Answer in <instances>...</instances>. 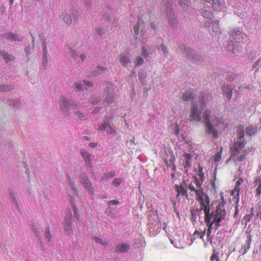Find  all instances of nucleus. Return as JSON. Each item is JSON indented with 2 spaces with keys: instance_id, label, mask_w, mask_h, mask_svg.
<instances>
[{
  "instance_id": "obj_1",
  "label": "nucleus",
  "mask_w": 261,
  "mask_h": 261,
  "mask_svg": "<svg viewBox=\"0 0 261 261\" xmlns=\"http://www.w3.org/2000/svg\"><path fill=\"white\" fill-rule=\"evenodd\" d=\"M188 189L191 192L195 193V199L198 202L200 208H197V211H203L204 213V218L208 219L209 211H210V199L209 196L205 193L201 184L196 177H194V181L189 184Z\"/></svg>"
},
{
  "instance_id": "obj_2",
  "label": "nucleus",
  "mask_w": 261,
  "mask_h": 261,
  "mask_svg": "<svg viewBox=\"0 0 261 261\" xmlns=\"http://www.w3.org/2000/svg\"><path fill=\"white\" fill-rule=\"evenodd\" d=\"M225 204V202L224 198H222L221 201L216 206L215 211H213L211 213L209 211L208 217L211 222L215 223L216 229L220 227V225L219 223L226 217V213L224 209Z\"/></svg>"
},
{
  "instance_id": "obj_3",
  "label": "nucleus",
  "mask_w": 261,
  "mask_h": 261,
  "mask_svg": "<svg viewBox=\"0 0 261 261\" xmlns=\"http://www.w3.org/2000/svg\"><path fill=\"white\" fill-rule=\"evenodd\" d=\"M211 111L210 110H205L203 113V118L204 121L206 132L208 134H212L214 138H218V133L217 130L214 128L213 125L211 122L210 117Z\"/></svg>"
},
{
  "instance_id": "obj_4",
  "label": "nucleus",
  "mask_w": 261,
  "mask_h": 261,
  "mask_svg": "<svg viewBox=\"0 0 261 261\" xmlns=\"http://www.w3.org/2000/svg\"><path fill=\"white\" fill-rule=\"evenodd\" d=\"M60 107L63 113L68 110L77 109L76 105L68 102L65 98L61 97L59 99Z\"/></svg>"
},
{
  "instance_id": "obj_5",
  "label": "nucleus",
  "mask_w": 261,
  "mask_h": 261,
  "mask_svg": "<svg viewBox=\"0 0 261 261\" xmlns=\"http://www.w3.org/2000/svg\"><path fill=\"white\" fill-rule=\"evenodd\" d=\"M246 141H240L235 142L233 146L230 147L231 156L233 157L238 155L241 150L246 145Z\"/></svg>"
},
{
  "instance_id": "obj_6",
  "label": "nucleus",
  "mask_w": 261,
  "mask_h": 261,
  "mask_svg": "<svg viewBox=\"0 0 261 261\" xmlns=\"http://www.w3.org/2000/svg\"><path fill=\"white\" fill-rule=\"evenodd\" d=\"M201 120V111L198 110V106L193 105L191 108L190 115V121H200Z\"/></svg>"
},
{
  "instance_id": "obj_7",
  "label": "nucleus",
  "mask_w": 261,
  "mask_h": 261,
  "mask_svg": "<svg viewBox=\"0 0 261 261\" xmlns=\"http://www.w3.org/2000/svg\"><path fill=\"white\" fill-rule=\"evenodd\" d=\"M80 180L82 184L85 187L90 194H93L94 189L87 176L84 175L80 176Z\"/></svg>"
},
{
  "instance_id": "obj_8",
  "label": "nucleus",
  "mask_w": 261,
  "mask_h": 261,
  "mask_svg": "<svg viewBox=\"0 0 261 261\" xmlns=\"http://www.w3.org/2000/svg\"><path fill=\"white\" fill-rule=\"evenodd\" d=\"M252 240V237L250 234H249L246 238L245 243L242 245L241 248L239 250V252L242 255L245 254L249 250L251 242Z\"/></svg>"
},
{
  "instance_id": "obj_9",
  "label": "nucleus",
  "mask_w": 261,
  "mask_h": 261,
  "mask_svg": "<svg viewBox=\"0 0 261 261\" xmlns=\"http://www.w3.org/2000/svg\"><path fill=\"white\" fill-rule=\"evenodd\" d=\"M194 172L195 175L193 177V178L194 179V177H196L201 185L204 178V174L203 172L202 167H201L200 165H198L197 168L194 169Z\"/></svg>"
},
{
  "instance_id": "obj_10",
  "label": "nucleus",
  "mask_w": 261,
  "mask_h": 261,
  "mask_svg": "<svg viewBox=\"0 0 261 261\" xmlns=\"http://www.w3.org/2000/svg\"><path fill=\"white\" fill-rule=\"evenodd\" d=\"M175 190L177 192L176 198L178 199V201H180V199L179 197L180 195L185 196L187 198L188 197L187 190L184 188L183 186H178L177 185H175L174 186Z\"/></svg>"
},
{
  "instance_id": "obj_11",
  "label": "nucleus",
  "mask_w": 261,
  "mask_h": 261,
  "mask_svg": "<svg viewBox=\"0 0 261 261\" xmlns=\"http://www.w3.org/2000/svg\"><path fill=\"white\" fill-rule=\"evenodd\" d=\"M80 152L86 164H91V158L92 155L85 149H81Z\"/></svg>"
},
{
  "instance_id": "obj_12",
  "label": "nucleus",
  "mask_w": 261,
  "mask_h": 261,
  "mask_svg": "<svg viewBox=\"0 0 261 261\" xmlns=\"http://www.w3.org/2000/svg\"><path fill=\"white\" fill-rule=\"evenodd\" d=\"M119 61L120 63L124 67H127V65L131 63L128 54L127 55L121 54Z\"/></svg>"
},
{
  "instance_id": "obj_13",
  "label": "nucleus",
  "mask_w": 261,
  "mask_h": 261,
  "mask_svg": "<svg viewBox=\"0 0 261 261\" xmlns=\"http://www.w3.org/2000/svg\"><path fill=\"white\" fill-rule=\"evenodd\" d=\"M184 160L183 161V166L185 168H188L190 167L191 165V158L192 155L190 153H185L184 154Z\"/></svg>"
},
{
  "instance_id": "obj_14",
  "label": "nucleus",
  "mask_w": 261,
  "mask_h": 261,
  "mask_svg": "<svg viewBox=\"0 0 261 261\" xmlns=\"http://www.w3.org/2000/svg\"><path fill=\"white\" fill-rule=\"evenodd\" d=\"M212 7L215 10L220 11L224 9L225 5L219 0H213Z\"/></svg>"
},
{
  "instance_id": "obj_15",
  "label": "nucleus",
  "mask_w": 261,
  "mask_h": 261,
  "mask_svg": "<svg viewBox=\"0 0 261 261\" xmlns=\"http://www.w3.org/2000/svg\"><path fill=\"white\" fill-rule=\"evenodd\" d=\"M213 122L214 123V128L217 127V128H219L223 126L224 124V121L222 117H216ZM214 129L216 130L215 128Z\"/></svg>"
},
{
  "instance_id": "obj_16",
  "label": "nucleus",
  "mask_w": 261,
  "mask_h": 261,
  "mask_svg": "<svg viewBox=\"0 0 261 261\" xmlns=\"http://www.w3.org/2000/svg\"><path fill=\"white\" fill-rule=\"evenodd\" d=\"M129 245L126 244H121L116 246L115 250L118 253H123L128 250Z\"/></svg>"
},
{
  "instance_id": "obj_17",
  "label": "nucleus",
  "mask_w": 261,
  "mask_h": 261,
  "mask_svg": "<svg viewBox=\"0 0 261 261\" xmlns=\"http://www.w3.org/2000/svg\"><path fill=\"white\" fill-rule=\"evenodd\" d=\"M222 90L227 98L230 100L232 94L231 88H230L228 85H224L222 88Z\"/></svg>"
},
{
  "instance_id": "obj_18",
  "label": "nucleus",
  "mask_w": 261,
  "mask_h": 261,
  "mask_svg": "<svg viewBox=\"0 0 261 261\" xmlns=\"http://www.w3.org/2000/svg\"><path fill=\"white\" fill-rule=\"evenodd\" d=\"M231 36L233 39L237 42H239L242 40L241 32L239 31H233L231 33Z\"/></svg>"
},
{
  "instance_id": "obj_19",
  "label": "nucleus",
  "mask_w": 261,
  "mask_h": 261,
  "mask_svg": "<svg viewBox=\"0 0 261 261\" xmlns=\"http://www.w3.org/2000/svg\"><path fill=\"white\" fill-rule=\"evenodd\" d=\"M257 132V127L248 126L246 128V133L250 136L255 135Z\"/></svg>"
},
{
  "instance_id": "obj_20",
  "label": "nucleus",
  "mask_w": 261,
  "mask_h": 261,
  "mask_svg": "<svg viewBox=\"0 0 261 261\" xmlns=\"http://www.w3.org/2000/svg\"><path fill=\"white\" fill-rule=\"evenodd\" d=\"M238 139H242L244 137V127L242 125H239L237 129Z\"/></svg>"
},
{
  "instance_id": "obj_21",
  "label": "nucleus",
  "mask_w": 261,
  "mask_h": 261,
  "mask_svg": "<svg viewBox=\"0 0 261 261\" xmlns=\"http://www.w3.org/2000/svg\"><path fill=\"white\" fill-rule=\"evenodd\" d=\"M204 221L206 223L207 226L208 227V229H207V238H208L211 233L212 226L214 223H213V222H211V221H210L209 217H208V219H207L206 218H204Z\"/></svg>"
},
{
  "instance_id": "obj_22",
  "label": "nucleus",
  "mask_w": 261,
  "mask_h": 261,
  "mask_svg": "<svg viewBox=\"0 0 261 261\" xmlns=\"http://www.w3.org/2000/svg\"><path fill=\"white\" fill-rule=\"evenodd\" d=\"M193 98L191 92L189 91H186L182 96V98L186 101H188Z\"/></svg>"
},
{
  "instance_id": "obj_23",
  "label": "nucleus",
  "mask_w": 261,
  "mask_h": 261,
  "mask_svg": "<svg viewBox=\"0 0 261 261\" xmlns=\"http://www.w3.org/2000/svg\"><path fill=\"white\" fill-rule=\"evenodd\" d=\"M201 15L206 18L211 20L213 17V14L210 11H203L201 12Z\"/></svg>"
},
{
  "instance_id": "obj_24",
  "label": "nucleus",
  "mask_w": 261,
  "mask_h": 261,
  "mask_svg": "<svg viewBox=\"0 0 261 261\" xmlns=\"http://www.w3.org/2000/svg\"><path fill=\"white\" fill-rule=\"evenodd\" d=\"M212 30L214 32H218L219 31L220 28L218 20L214 21L212 23Z\"/></svg>"
},
{
  "instance_id": "obj_25",
  "label": "nucleus",
  "mask_w": 261,
  "mask_h": 261,
  "mask_svg": "<svg viewBox=\"0 0 261 261\" xmlns=\"http://www.w3.org/2000/svg\"><path fill=\"white\" fill-rule=\"evenodd\" d=\"M8 38L14 41H20L22 39V37L18 35L13 34L12 33L9 34L8 36Z\"/></svg>"
},
{
  "instance_id": "obj_26",
  "label": "nucleus",
  "mask_w": 261,
  "mask_h": 261,
  "mask_svg": "<svg viewBox=\"0 0 261 261\" xmlns=\"http://www.w3.org/2000/svg\"><path fill=\"white\" fill-rule=\"evenodd\" d=\"M70 202H71V203L72 206L73 207L74 214V217L75 218V219L77 220H79L80 218V217L79 214L77 213V209H76V207L75 206V205H74V204L73 203V199H72V198L71 197L70 198Z\"/></svg>"
},
{
  "instance_id": "obj_27",
  "label": "nucleus",
  "mask_w": 261,
  "mask_h": 261,
  "mask_svg": "<svg viewBox=\"0 0 261 261\" xmlns=\"http://www.w3.org/2000/svg\"><path fill=\"white\" fill-rule=\"evenodd\" d=\"M222 150L223 148L222 147H220V151H218L217 152H216L214 156V161L215 162H219L220 161L221 158Z\"/></svg>"
},
{
  "instance_id": "obj_28",
  "label": "nucleus",
  "mask_w": 261,
  "mask_h": 261,
  "mask_svg": "<svg viewBox=\"0 0 261 261\" xmlns=\"http://www.w3.org/2000/svg\"><path fill=\"white\" fill-rule=\"evenodd\" d=\"M64 227L65 230L67 232L70 230L71 227V224L70 221L66 220L64 223Z\"/></svg>"
},
{
  "instance_id": "obj_29",
  "label": "nucleus",
  "mask_w": 261,
  "mask_h": 261,
  "mask_svg": "<svg viewBox=\"0 0 261 261\" xmlns=\"http://www.w3.org/2000/svg\"><path fill=\"white\" fill-rule=\"evenodd\" d=\"M114 98V95L112 93H110L107 96V98L105 99V102L108 103V104L111 103Z\"/></svg>"
},
{
  "instance_id": "obj_30",
  "label": "nucleus",
  "mask_w": 261,
  "mask_h": 261,
  "mask_svg": "<svg viewBox=\"0 0 261 261\" xmlns=\"http://www.w3.org/2000/svg\"><path fill=\"white\" fill-rule=\"evenodd\" d=\"M243 182V179L242 178H239L235 185V191H240V186Z\"/></svg>"
},
{
  "instance_id": "obj_31",
  "label": "nucleus",
  "mask_w": 261,
  "mask_h": 261,
  "mask_svg": "<svg viewBox=\"0 0 261 261\" xmlns=\"http://www.w3.org/2000/svg\"><path fill=\"white\" fill-rule=\"evenodd\" d=\"M109 124L107 123L105 121H104V122L101 124L98 128V131H103L107 128L109 126Z\"/></svg>"
},
{
  "instance_id": "obj_32",
  "label": "nucleus",
  "mask_w": 261,
  "mask_h": 261,
  "mask_svg": "<svg viewBox=\"0 0 261 261\" xmlns=\"http://www.w3.org/2000/svg\"><path fill=\"white\" fill-rule=\"evenodd\" d=\"M68 185L70 186V187L72 188V189L75 195L77 194V189L74 186V184L73 181H72L70 179H69L68 181Z\"/></svg>"
},
{
  "instance_id": "obj_33",
  "label": "nucleus",
  "mask_w": 261,
  "mask_h": 261,
  "mask_svg": "<svg viewBox=\"0 0 261 261\" xmlns=\"http://www.w3.org/2000/svg\"><path fill=\"white\" fill-rule=\"evenodd\" d=\"M42 47H43V50H44V55H43V61H45L46 60V59L47 58V51H46V43H45V41L44 40H43L42 42Z\"/></svg>"
},
{
  "instance_id": "obj_34",
  "label": "nucleus",
  "mask_w": 261,
  "mask_h": 261,
  "mask_svg": "<svg viewBox=\"0 0 261 261\" xmlns=\"http://www.w3.org/2000/svg\"><path fill=\"white\" fill-rule=\"evenodd\" d=\"M211 261H214L216 260V261H220L218 253L217 254L216 253L215 251L213 250V253L212 254L210 257Z\"/></svg>"
},
{
  "instance_id": "obj_35",
  "label": "nucleus",
  "mask_w": 261,
  "mask_h": 261,
  "mask_svg": "<svg viewBox=\"0 0 261 261\" xmlns=\"http://www.w3.org/2000/svg\"><path fill=\"white\" fill-rule=\"evenodd\" d=\"M144 62V60L142 57H138L135 61V66H141Z\"/></svg>"
},
{
  "instance_id": "obj_36",
  "label": "nucleus",
  "mask_w": 261,
  "mask_h": 261,
  "mask_svg": "<svg viewBox=\"0 0 261 261\" xmlns=\"http://www.w3.org/2000/svg\"><path fill=\"white\" fill-rule=\"evenodd\" d=\"M64 20L67 24H70L72 22L71 16L69 15H66L64 17Z\"/></svg>"
},
{
  "instance_id": "obj_37",
  "label": "nucleus",
  "mask_w": 261,
  "mask_h": 261,
  "mask_svg": "<svg viewBox=\"0 0 261 261\" xmlns=\"http://www.w3.org/2000/svg\"><path fill=\"white\" fill-rule=\"evenodd\" d=\"M171 1L168 0L167 3L166 4L165 6L166 7V12L167 15H168V13L170 14L171 11Z\"/></svg>"
},
{
  "instance_id": "obj_38",
  "label": "nucleus",
  "mask_w": 261,
  "mask_h": 261,
  "mask_svg": "<svg viewBox=\"0 0 261 261\" xmlns=\"http://www.w3.org/2000/svg\"><path fill=\"white\" fill-rule=\"evenodd\" d=\"M181 6L184 9H186L188 7V3L187 0H179Z\"/></svg>"
},
{
  "instance_id": "obj_39",
  "label": "nucleus",
  "mask_w": 261,
  "mask_h": 261,
  "mask_svg": "<svg viewBox=\"0 0 261 261\" xmlns=\"http://www.w3.org/2000/svg\"><path fill=\"white\" fill-rule=\"evenodd\" d=\"M94 240L96 242L99 243L103 246H107L108 244V243L107 241H104L101 239H100L99 238L95 237Z\"/></svg>"
},
{
  "instance_id": "obj_40",
  "label": "nucleus",
  "mask_w": 261,
  "mask_h": 261,
  "mask_svg": "<svg viewBox=\"0 0 261 261\" xmlns=\"http://www.w3.org/2000/svg\"><path fill=\"white\" fill-rule=\"evenodd\" d=\"M2 55L6 62H8L12 59V57L5 51L3 52Z\"/></svg>"
},
{
  "instance_id": "obj_41",
  "label": "nucleus",
  "mask_w": 261,
  "mask_h": 261,
  "mask_svg": "<svg viewBox=\"0 0 261 261\" xmlns=\"http://www.w3.org/2000/svg\"><path fill=\"white\" fill-rule=\"evenodd\" d=\"M240 191H235V188L231 191V195H234V198H237V201L239 200V195Z\"/></svg>"
},
{
  "instance_id": "obj_42",
  "label": "nucleus",
  "mask_w": 261,
  "mask_h": 261,
  "mask_svg": "<svg viewBox=\"0 0 261 261\" xmlns=\"http://www.w3.org/2000/svg\"><path fill=\"white\" fill-rule=\"evenodd\" d=\"M45 235L46 238L47 239L48 241L49 242L51 238V233H50L49 228L46 229V230L45 231Z\"/></svg>"
},
{
  "instance_id": "obj_43",
  "label": "nucleus",
  "mask_w": 261,
  "mask_h": 261,
  "mask_svg": "<svg viewBox=\"0 0 261 261\" xmlns=\"http://www.w3.org/2000/svg\"><path fill=\"white\" fill-rule=\"evenodd\" d=\"M108 127H109V129L107 131V134H116L117 132L115 128L112 127L110 125Z\"/></svg>"
},
{
  "instance_id": "obj_44",
  "label": "nucleus",
  "mask_w": 261,
  "mask_h": 261,
  "mask_svg": "<svg viewBox=\"0 0 261 261\" xmlns=\"http://www.w3.org/2000/svg\"><path fill=\"white\" fill-rule=\"evenodd\" d=\"M10 196L14 202L16 204H17V199H16V194L14 193V192L11 191L10 192Z\"/></svg>"
},
{
  "instance_id": "obj_45",
  "label": "nucleus",
  "mask_w": 261,
  "mask_h": 261,
  "mask_svg": "<svg viewBox=\"0 0 261 261\" xmlns=\"http://www.w3.org/2000/svg\"><path fill=\"white\" fill-rule=\"evenodd\" d=\"M142 56L145 58H146L148 56V54L147 53V49L145 46L142 47Z\"/></svg>"
},
{
  "instance_id": "obj_46",
  "label": "nucleus",
  "mask_w": 261,
  "mask_h": 261,
  "mask_svg": "<svg viewBox=\"0 0 261 261\" xmlns=\"http://www.w3.org/2000/svg\"><path fill=\"white\" fill-rule=\"evenodd\" d=\"M139 23H137L134 27V30L136 35H138L139 34Z\"/></svg>"
},
{
  "instance_id": "obj_47",
  "label": "nucleus",
  "mask_w": 261,
  "mask_h": 261,
  "mask_svg": "<svg viewBox=\"0 0 261 261\" xmlns=\"http://www.w3.org/2000/svg\"><path fill=\"white\" fill-rule=\"evenodd\" d=\"M121 179L117 178H114L113 181V184L115 185V186L119 185L121 183Z\"/></svg>"
},
{
  "instance_id": "obj_48",
  "label": "nucleus",
  "mask_w": 261,
  "mask_h": 261,
  "mask_svg": "<svg viewBox=\"0 0 261 261\" xmlns=\"http://www.w3.org/2000/svg\"><path fill=\"white\" fill-rule=\"evenodd\" d=\"M232 41H229V44L228 45V48L229 49V50H231L233 53H235V50L233 47V45L232 44Z\"/></svg>"
},
{
  "instance_id": "obj_49",
  "label": "nucleus",
  "mask_w": 261,
  "mask_h": 261,
  "mask_svg": "<svg viewBox=\"0 0 261 261\" xmlns=\"http://www.w3.org/2000/svg\"><path fill=\"white\" fill-rule=\"evenodd\" d=\"M108 203L109 205H117L119 203V202L117 200H112L108 201Z\"/></svg>"
},
{
  "instance_id": "obj_50",
  "label": "nucleus",
  "mask_w": 261,
  "mask_h": 261,
  "mask_svg": "<svg viewBox=\"0 0 261 261\" xmlns=\"http://www.w3.org/2000/svg\"><path fill=\"white\" fill-rule=\"evenodd\" d=\"M96 31L98 34H99L100 35H101L102 34H103L104 33V32L103 31L102 29L100 27L97 28Z\"/></svg>"
},
{
  "instance_id": "obj_51",
  "label": "nucleus",
  "mask_w": 261,
  "mask_h": 261,
  "mask_svg": "<svg viewBox=\"0 0 261 261\" xmlns=\"http://www.w3.org/2000/svg\"><path fill=\"white\" fill-rule=\"evenodd\" d=\"M68 51L71 54V56H72L73 58H75L76 54L74 50H72L71 48H68Z\"/></svg>"
},
{
  "instance_id": "obj_52",
  "label": "nucleus",
  "mask_w": 261,
  "mask_h": 261,
  "mask_svg": "<svg viewBox=\"0 0 261 261\" xmlns=\"http://www.w3.org/2000/svg\"><path fill=\"white\" fill-rule=\"evenodd\" d=\"M161 48H162V49L163 53H164V54L167 55V53H168L167 47L164 45L162 44H161Z\"/></svg>"
},
{
  "instance_id": "obj_53",
  "label": "nucleus",
  "mask_w": 261,
  "mask_h": 261,
  "mask_svg": "<svg viewBox=\"0 0 261 261\" xmlns=\"http://www.w3.org/2000/svg\"><path fill=\"white\" fill-rule=\"evenodd\" d=\"M245 154H241L237 158V160L238 161L241 162V161H243L245 159Z\"/></svg>"
},
{
  "instance_id": "obj_54",
  "label": "nucleus",
  "mask_w": 261,
  "mask_h": 261,
  "mask_svg": "<svg viewBox=\"0 0 261 261\" xmlns=\"http://www.w3.org/2000/svg\"><path fill=\"white\" fill-rule=\"evenodd\" d=\"M76 114L80 119H85V116L82 114L81 113L79 112H76Z\"/></svg>"
},
{
  "instance_id": "obj_55",
  "label": "nucleus",
  "mask_w": 261,
  "mask_h": 261,
  "mask_svg": "<svg viewBox=\"0 0 261 261\" xmlns=\"http://www.w3.org/2000/svg\"><path fill=\"white\" fill-rule=\"evenodd\" d=\"M83 84L85 85H87L88 87H91L93 86V84L91 82H85V81H83Z\"/></svg>"
},
{
  "instance_id": "obj_56",
  "label": "nucleus",
  "mask_w": 261,
  "mask_h": 261,
  "mask_svg": "<svg viewBox=\"0 0 261 261\" xmlns=\"http://www.w3.org/2000/svg\"><path fill=\"white\" fill-rule=\"evenodd\" d=\"M75 87L77 90H80L82 89V85L80 83H76Z\"/></svg>"
},
{
  "instance_id": "obj_57",
  "label": "nucleus",
  "mask_w": 261,
  "mask_h": 261,
  "mask_svg": "<svg viewBox=\"0 0 261 261\" xmlns=\"http://www.w3.org/2000/svg\"><path fill=\"white\" fill-rule=\"evenodd\" d=\"M97 143H90L89 144V146L91 148H94L96 146H97Z\"/></svg>"
},
{
  "instance_id": "obj_58",
  "label": "nucleus",
  "mask_w": 261,
  "mask_h": 261,
  "mask_svg": "<svg viewBox=\"0 0 261 261\" xmlns=\"http://www.w3.org/2000/svg\"><path fill=\"white\" fill-rule=\"evenodd\" d=\"M200 233V232H199V231L196 230L194 232L193 236L195 237H199Z\"/></svg>"
},
{
  "instance_id": "obj_59",
  "label": "nucleus",
  "mask_w": 261,
  "mask_h": 261,
  "mask_svg": "<svg viewBox=\"0 0 261 261\" xmlns=\"http://www.w3.org/2000/svg\"><path fill=\"white\" fill-rule=\"evenodd\" d=\"M77 12L76 11H74V13H73V21H76V19H77V18H76V16H77Z\"/></svg>"
},
{
  "instance_id": "obj_60",
  "label": "nucleus",
  "mask_w": 261,
  "mask_h": 261,
  "mask_svg": "<svg viewBox=\"0 0 261 261\" xmlns=\"http://www.w3.org/2000/svg\"><path fill=\"white\" fill-rule=\"evenodd\" d=\"M175 133L176 135H178V134H179V127L178 125H176V126Z\"/></svg>"
},
{
  "instance_id": "obj_61",
  "label": "nucleus",
  "mask_w": 261,
  "mask_h": 261,
  "mask_svg": "<svg viewBox=\"0 0 261 261\" xmlns=\"http://www.w3.org/2000/svg\"><path fill=\"white\" fill-rule=\"evenodd\" d=\"M33 232L34 233V234H35V236H36V237H37L38 238H39V234H38V233L37 232V231L36 229V228H34L33 229Z\"/></svg>"
},
{
  "instance_id": "obj_62",
  "label": "nucleus",
  "mask_w": 261,
  "mask_h": 261,
  "mask_svg": "<svg viewBox=\"0 0 261 261\" xmlns=\"http://www.w3.org/2000/svg\"><path fill=\"white\" fill-rule=\"evenodd\" d=\"M253 208H251V214H250L249 216L246 215L245 217H244V219H245V218L248 217V220H249L250 218V217H251V216H252L253 215Z\"/></svg>"
},
{
  "instance_id": "obj_63",
  "label": "nucleus",
  "mask_w": 261,
  "mask_h": 261,
  "mask_svg": "<svg viewBox=\"0 0 261 261\" xmlns=\"http://www.w3.org/2000/svg\"><path fill=\"white\" fill-rule=\"evenodd\" d=\"M97 69L99 70H100L101 71H104L106 70V68H104V67H97Z\"/></svg>"
},
{
  "instance_id": "obj_64",
  "label": "nucleus",
  "mask_w": 261,
  "mask_h": 261,
  "mask_svg": "<svg viewBox=\"0 0 261 261\" xmlns=\"http://www.w3.org/2000/svg\"><path fill=\"white\" fill-rule=\"evenodd\" d=\"M80 58H81V60H82V61H84V59L86 58V56L82 54L80 55Z\"/></svg>"
}]
</instances>
